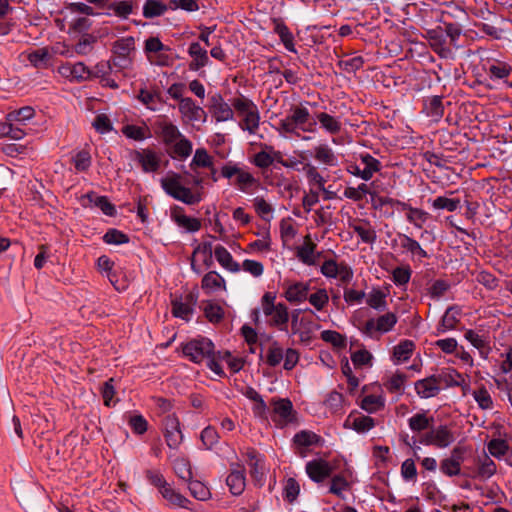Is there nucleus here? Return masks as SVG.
I'll return each mask as SVG.
<instances>
[{"mask_svg":"<svg viewBox=\"0 0 512 512\" xmlns=\"http://www.w3.org/2000/svg\"><path fill=\"white\" fill-rule=\"evenodd\" d=\"M309 110L302 105H295L290 108V114L279 122L278 130L282 133L299 136L298 130L313 132L315 121H310Z\"/></svg>","mask_w":512,"mask_h":512,"instance_id":"nucleus-1","label":"nucleus"},{"mask_svg":"<svg viewBox=\"0 0 512 512\" xmlns=\"http://www.w3.org/2000/svg\"><path fill=\"white\" fill-rule=\"evenodd\" d=\"M231 105L234 107L238 116L242 118L239 126L242 130L255 134L260 124V114L256 104L244 97L240 96L232 100Z\"/></svg>","mask_w":512,"mask_h":512,"instance_id":"nucleus-2","label":"nucleus"},{"mask_svg":"<svg viewBox=\"0 0 512 512\" xmlns=\"http://www.w3.org/2000/svg\"><path fill=\"white\" fill-rule=\"evenodd\" d=\"M182 176L175 172H169L168 175L161 179V187L174 199L181 201L187 205H194L201 201L200 193H192L190 188L181 184Z\"/></svg>","mask_w":512,"mask_h":512,"instance_id":"nucleus-3","label":"nucleus"},{"mask_svg":"<svg viewBox=\"0 0 512 512\" xmlns=\"http://www.w3.org/2000/svg\"><path fill=\"white\" fill-rule=\"evenodd\" d=\"M185 357L195 363L207 360L214 354V344L208 338L193 339L182 346Z\"/></svg>","mask_w":512,"mask_h":512,"instance_id":"nucleus-4","label":"nucleus"},{"mask_svg":"<svg viewBox=\"0 0 512 512\" xmlns=\"http://www.w3.org/2000/svg\"><path fill=\"white\" fill-rule=\"evenodd\" d=\"M271 406L272 420L277 426L284 427L297 422V411L289 398H273Z\"/></svg>","mask_w":512,"mask_h":512,"instance_id":"nucleus-5","label":"nucleus"},{"mask_svg":"<svg viewBox=\"0 0 512 512\" xmlns=\"http://www.w3.org/2000/svg\"><path fill=\"white\" fill-rule=\"evenodd\" d=\"M466 452L467 448L465 446H455L452 449L449 457L441 460L440 471L448 477L463 475L461 465L465 460Z\"/></svg>","mask_w":512,"mask_h":512,"instance_id":"nucleus-6","label":"nucleus"},{"mask_svg":"<svg viewBox=\"0 0 512 512\" xmlns=\"http://www.w3.org/2000/svg\"><path fill=\"white\" fill-rule=\"evenodd\" d=\"M425 39L429 42L430 48L441 58H448L452 51L447 45L443 28L438 26L433 29L426 30Z\"/></svg>","mask_w":512,"mask_h":512,"instance_id":"nucleus-7","label":"nucleus"},{"mask_svg":"<svg viewBox=\"0 0 512 512\" xmlns=\"http://www.w3.org/2000/svg\"><path fill=\"white\" fill-rule=\"evenodd\" d=\"M396 323L397 316L388 312L379 316L376 320L369 319L362 328V332L368 336H372L374 332L387 333L393 329Z\"/></svg>","mask_w":512,"mask_h":512,"instance_id":"nucleus-8","label":"nucleus"},{"mask_svg":"<svg viewBox=\"0 0 512 512\" xmlns=\"http://www.w3.org/2000/svg\"><path fill=\"white\" fill-rule=\"evenodd\" d=\"M374 418L364 415L361 412H351L344 422V427L353 429L357 433H366L375 427Z\"/></svg>","mask_w":512,"mask_h":512,"instance_id":"nucleus-9","label":"nucleus"},{"mask_svg":"<svg viewBox=\"0 0 512 512\" xmlns=\"http://www.w3.org/2000/svg\"><path fill=\"white\" fill-rule=\"evenodd\" d=\"M195 304L196 297L192 293H188L185 296L184 301L182 299L174 298L171 300L172 314L174 317L188 321Z\"/></svg>","mask_w":512,"mask_h":512,"instance_id":"nucleus-10","label":"nucleus"},{"mask_svg":"<svg viewBox=\"0 0 512 512\" xmlns=\"http://www.w3.org/2000/svg\"><path fill=\"white\" fill-rule=\"evenodd\" d=\"M210 110L218 122H224L233 119L234 112L231 106L224 101L220 94H215L210 99Z\"/></svg>","mask_w":512,"mask_h":512,"instance_id":"nucleus-11","label":"nucleus"},{"mask_svg":"<svg viewBox=\"0 0 512 512\" xmlns=\"http://www.w3.org/2000/svg\"><path fill=\"white\" fill-rule=\"evenodd\" d=\"M306 473L314 482L320 483L332 473V467L325 460H312L306 464Z\"/></svg>","mask_w":512,"mask_h":512,"instance_id":"nucleus-12","label":"nucleus"},{"mask_svg":"<svg viewBox=\"0 0 512 512\" xmlns=\"http://www.w3.org/2000/svg\"><path fill=\"white\" fill-rule=\"evenodd\" d=\"M226 483L233 495H240L245 488V468L243 465L234 464Z\"/></svg>","mask_w":512,"mask_h":512,"instance_id":"nucleus-13","label":"nucleus"},{"mask_svg":"<svg viewBox=\"0 0 512 512\" xmlns=\"http://www.w3.org/2000/svg\"><path fill=\"white\" fill-rule=\"evenodd\" d=\"M135 160L139 162L146 173L156 172L160 167V157L152 150L134 151Z\"/></svg>","mask_w":512,"mask_h":512,"instance_id":"nucleus-14","label":"nucleus"},{"mask_svg":"<svg viewBox=\"0 0 512 512\" xmlns=\"http://www.w3.org/2000/svg\"><path fill=\"white\" fill-rule=\"evenodd\" d=\"M496 472L497 466L495 462L489 456L484 455L482 460L479 458L476 473H468L463 471V476L468 478H479L481 480H487L496 474Z\"/></svg>","mask_w":512,"mask_h":512,"instance_id":"nucleus-15","label":"nucleus"},{"mask_svg":"<svg viewBox=\"0 0 512 512\" xmlns=\"http://www.w3.org/2000/svg\"><path fill=\"white\" fill-rule=\"evenodd\" d=\"M171 215L178 226L186 229L189 232H196L201 228L200 220L186 216L182 207L175 206L172 209Z\"/></svg>","mask_w":512,"mask_h":512,"instance_id":"nucleus-16","label":"nucleus"},{"mask_svg":"<svg viewBox=\"0 0 512 512\" xmlns=\"http://www.w3.org/2000/svg\"><path fill=\"white\" fill-rule=\"evenodd\" d=\"M188 54L193 58L189 63V69L191 71H198L208 63L207 51L200 46L198 42H192L188 49Z\"/></svg>","mask_w":512,"mask_h":512,"instance_id":"nucleus-17","label":"nucleus"},{"mask_svg":"<svg viewBox=\"0 0 512 512\" xmlns=\"http://www.w3.org/2000/svg\"><path fill=\"white\" fill-rule=\"evenodd\" d=\"M157 133L162 138L163 143L166 146L172 145L176 142L181 136H183L176 125L168 121H159L157 122Z\"/></svg>","mask_w":512,"mask_h":512,"instance_id":"nucleus-18","label":"nucleus"},{"mask_svg":"<svg viewBox=\"0 0 512 512\" xmlns=\"http://www.w3.org/2000/svg\"><path fill=\"white\" fill-rule=\"evenodd\" d=\"M167 152L173 159H186L192 153V142L181 136Z\"/></svg>","mask_w":512,"mask_h":512,"instance_id":"nucleus-19","label":"nucleus"},{"mask_svg":"<svg viewBox=\"0 0 512 512\" xmlns=\"http://www.w3.org/2000/svg\"><path fill=\"white\" fill-rule=\"evenodd\" d=\"M309 285L301 282L290 285L285 291V298L290 303H300L307 299Z\"/></svg>","mask_w":512,"mask_h":512,"instance_id":"nucleus-20","label":"nucleus"},{"mask_svg":"<svg viewBox=\"0 0 512 512\" xmlns=\"http://www.w3.org/2000/svg\"><path fill=\"white\" fill-rule=\"evenodd\" d=\"M134 50L135 40L132 36L120 38L113 43L112 51L120 59L126 60Z\"/></svg>","mask_w":512,"mask_h":512,"instance_id":"nucleus-21","label":"nucleus"},{"mask_svg":"<svg viewBox=\"0 0 512 512\" xmlns=\"http://www.w3.org/2000/svg\"><path fill=\"white\" fill-rule=\"evenodd\" d=\"M214 255L219 264L227 270L232 272L240 270L239 264L233 260L232 255L225 247L221 245L216 246L214 249Z\"/></svg>","mask_w":512,"mask_h":512,"instance_id":"nucleus-22","label":"nucleus"},{"mask_svg":"<svg viewBox=\"0 0 512 512\" xmlns=\"http://www.w3.org/2000/svg\"><path fill=\"white\" fill-rule=\"evenodd\" d=\"M269 316H271V325L278 327L280 330L287 329L289 313L284 303H278L277 306H275V310H273Z\"/></svg>","mask_w":512,"mask_h":512,"instance_id":"nucleus-23","label":"nucleus"},{"mask_svg":"<svg viewBox=\"0 0 512 512\" xmlns=\"http://www.w3.org/2000/svg\"><path fill=\"white\" fill-rule=\"evenodd\" d=\"M460 315V309L457 306H450L443 315L441 322L438 327L439 332L451 330L456 327L459 322L458 316Z\"/></svg>","mask_w":512,"mask_h":512,"instance_id":"nucleus-24","label":"nucleus"},{"mask_svg":"<svg viewBox=\"0 0 512 512\" xmlns=\"http://www.w3.org/2000/svg\"><path fill=\"white\" fill-rule=\"evenodd\" d=\"M424 111L434 121H439L444 114V106L441 96H433L424 105Z\"/></svg>","mask_w":512,"mask_h":512,"instance_id":"nucleus-25","label":"nucleus"},{"mask_svg":"<svg viewBox=\"0 0 512 512\" xmlns=\"http://www.w3.org/2000/svg\"><path fill=\"white\" fill-rule=\"evenodd\" d=\"M316 118L319 121L321 127L330 134H338L342 129V124L339 119L326 112L317 113Z\"/></svg>","mask_w":512,"mask_h":512,"instance_id":"nucleus-26","label":"nucleus"},{"mask_svg":"<svg viewBox=\"0 0 512 512\" xmlns=\"http://www.w3.org/2000/svg\"><path fill=\"white\" fill-rule=\"evenodd\" d=\"M241 392L249 399L256 402L253 410L255 415L265 417L267 412V405L262 397L251 386L242 387Z\"/></svg>","mask_w":512,"mask_h":512,"instance_id":"nucleus-27","label":"nucleus"},{"mask_svg":"<svg viewBox=\"0 0 512 512\" xmlns=\"http://www.w3.org/2000/svg\"><path fill=\"white\" fill-rule=\"evenodd\" d=\"M435 446L446 448L455 441L453 432L447 425H440L434 429Z\"/></svg>","mask_w":512,"mask_h":512,"instance_id":"nucleus-28","label":"nucleus"},{"mask_svg":"<svg viewBox=\"0 0 512 512\" xmlns=\"http://www.w3.org/2000/svg\"><path fill=\"white\" fill-rule=\"evenodd\" d=\"M322 441L321 436L308 430H302L293 437V443L298 447H309L319 445Z\"/></svg>","mask_w":512,"mask_h":512,"instance_id":"nucleus-29","label":"nucleus"},{"mask_svg":"<svg viewBox=\"0 0 512 512\" xmlns=\"http://www.w3.org/2000/svg\"><path fill=\"white\" fill-rule=\"evenodd\" d=\"M180 112L190 120H198L204 114V110L197 106L191 98L181 99L179 102Z\"/></svg>","mask_w":512,"mask_h":512,"instance_id":"nucleus-30","label":"nucleus"},{"mask_svg":"<svg viewBox=\"0 0 512 512\" xmlns=\"http://www.w3.org/2000/svg\"><path fill=\"white\" fill-rule=\"evenodd\" d=\"M434 422L433 417H428L426 413H417L409 418V428L413 432H422L432 427Z\"/></svg>","mask_w":512,"mask_h":512,"instance_id":"nucleus-31","label":"nucleus"},{"mask_svg":"<svg viewBox=\"0 0 512 512\" xmlns=\"http://www.w3.org/2000/svg\"><path fill=\"white\" fill-rule=\"evenodd\" d=\"M159 492L162 497L172 505L186 507V504L189 502L188 499H186L182 494L176 492L168 483L161 488Z\"/></svg>","mask_w":512,"mask_h":512,"instance_id":"nucleus-32","label":"nucleus"},{"mask_svg":"<svg viewBox=\"0 0 512 512\" xmlns=\"http://www.w3.org/2000/svg\"><path fill=\"white\" fill-rule=\"evenodd\" d=\"M316 249V244L312 242L310 235H307L304 240V245L298 249V258L306 265H315L313 253Z\"/></svg>","mask_w":512,"mask_h":512,"instance_id":"nucleus-33","label":"nucleus"},{"mask_svg":"<svg viewBox=\"0 0 512 512\" xmlns=\"http://www.w3.org/2000/svg\"><path fill=\"white\" fill-rule=\"evenodd\" d=\"M167 6L159 0H146L143 6V16L147 19L163 15Z\"/></svg>","mask_w":512,"mask_h":512,"instance_id":"nucleus-34","label":"nucleus"},{"mask_svg":"<svg viewBox=\"0 0 512 512\" xmlns=\"http://www.w3.org/2000/svg\"><path fill=\"white\" fill-rule=\"evenodd\" d=\"M201 286L204 290L225 289V281L217 272L210 271L204 275Z\"/></svg>","mask_w":512,"mask_h":512,"instance_id":"nucleus-35","label":"nucleus"},{"mask_svg":"<svg viewBox=\"0 0 512 512\" xmlns=\"http://www.w3.org/2000/svg\"><path fill=\"white\" fill-rule=\"evenodd\" d=\"M360 159L362 163L365 165L363 171L367 172L368 176H364V180L368 181L373 177V174L380 171L381 163L378 159L370 155L369 153H364L360 155Z\"/></svg>","mask_w":512,"mask_h":512,"instance_id":"nucleus-36","label":"nucleus"},{"mask_svg":"<svg viewBox=\"0 0 512 512\" xmlns=\"http://www.w3.org/2000/svg\"><path fill=\"white\" fill-rule=\"evenodd\" d=\"M415 348L413 341L411 340H403L398 345L394 347L393 357L397 361H406L408 360Z\"/></svg>","mask_w":512,"mask_h":512,"instance_id":"nucleus-37","label":"nucleus"},{"mask_svg":"<svg viewBox=\"0 0 512 512\" xmlns=\"http://www.w3.org/2000/svg\"><path fill=\"white\" fill-rule=\"evenodd\" d=\"M213 165V159L204 148H198L195 151L194 157L190 163L191 169L197 167L209 168Z\"/></svg>","mask_w":512,"mask_h":512,"instance_id":"nucleus-38","label":"nucleus"},{"mask_svg":"<svg viewBox=\"0 0 512 512\" xmlns=\"http://www.w3.org/2000/svg\"><path fill=\"white\" fill-rule=\"evenodd\" d=\"M460 206V199L439 196L432 201V207L436 210L456 211Z\"/></svg>","mask_w":512,"mask_h":512,"instance_id":"nucleus-39","label":"nucleus"},{"mask_svg":"<svg viewBox=\"0 0 512 512\" xmlns=\"http://www.w3.org/2000/svg\"><path fill=\"white\" fill-rule=\"evenodd\" d=\"M399 238L401 240V247L403 249L411 252L412 254H417L422 258L428 257L427 252L413 238H411L405 234H399Z\"/></svg>","mask_w":512,"mask_h":512,"instance_id":"nucleus-40","label":"nucleus"},{"mask_svg":"<svg viewBox=\"0 0 512 512\" xmlns=\"http://www.w3.org/2000/svg\"><path fill=\"white\" fill-rule=\"evenodd\" d=\"M63 69L69 70V76L77 80H86L92 75L88 67L82 62H78L73 65L67 64L63 66Z\"/></svg>","mask_w":512,"mask_h":512,"instance_id":"nucleus-41","label":"nucleus"},{"mask_svg":"<svg viewBox=\"0 0 512 512\" xmlns=\"http://www.w3.org/2000/svg\"><path fill=\"white\" fill-rule=\"evenodd\" d=\"M360 406L368 413H375L384 407V399L381 396L367 395L362 399Z\"/></svg>","mask_w":512,"mask_h":512,"instance_id":"nucleus-42","label":"nucleus"},{"mask_svg":"<svg viewBox=\"0 0 512 512\" xmlns=\"http://www.w3.org/2000/svg\"><path fill=\"white\" fill-rule=\"evenodd\" d=\"M191 495L201 501L208 500L211 496L209 488L198 480L190 481L188 486Z\"/></svg>","mask_w":512,"mask_h":512,"instance_id":"nucleus-43","label":"nucleus"},{"mask_svg":"<svg viewBox=\"0 0 512 512\" xmlns=\"http://www.w3.org/2000/svg\"><path fill=\"white\" fill-rule=\"evenodd\" d=\"M108 9L112 10L116 16L127 19L133 12L134 3L133 1L113 2L108 5Z\"/></svg>","mask_w":512,"mask_h":512,"instance_id":"nucleus-44","label":"nucleus"},{"mask_svg":"<svg viewBox=\"0 0 512 512\" xmlns=\"http://www.w3.org/2000/svg\"><path fill=\"white\" fill-rule=\"evenodd\" d=\"M275 32L279 35L282 43L288 51L296 52L293 43V35L284 23H277L275 26Z\"/></svg>","mask_w":512,"mask_h":512,"instance_id":"nucleus-45","label":"nucleus"},{"mask_svg":"<svg viewBox=\"0 0 512 512\" xmlns=\"http://www.w3.org/2000/svg\"><path fill=\"white\" fill-rule=\"evenodd\" d=\"M367 304L376 310H384L387 306L386 294L380 289H373L368 295Z\"/></svg>","mask_w":512,"mask_h":512,"instance_id":"nucleus-46","label":"nucleus"},{"mask_svg":"<svg viewBox=\"0 0 512 512\" xmlns=\"http://www.w3.org/2000/svg\"><path fill=\"white\" fill-rule=\"evenodd\" d=\"M321 339L339 349L346 346V337L337 331L324 330L321 332Z\"/></svg>","mask_w":512,"mask_h":512,"instance_id":"nucleus-47","label":"nucleus"},{"mask_svg":"<svg viewBox=\"0 0 512 512\" xmlns=\"http://www.w3.org/2000/svg\"><path fill=\"white\" fill-rule=\"evenodd\" d=\"M147 127H141L137 125H125L122 127V133L130 139L136 140V141H142L145 138H147Z\"/></svg>","mask_w":512,"mask_h":512,"instance_id":"nucleus-48","label":"nucleus"},{"mask_svg":"<svg viewBox=\"0 0 512 512\" xmlns=\"http://www.w3.org/2000/svg\"><path fill=\"white\" fill-rule=\"evenodd\" d=\"M34 114H35V111L32 107L25 106L18 110L9 112L6 116V120L14 121L16 123H22L26 120L31 119L34 116Z\"/></svg>","mask_w":512,"mask_h":512,"instance_id":"nucleus-49","label":"nucleus"},{"mask_svg":"<svg viewBox=\"0 0 512 512\" xmlns=\"http://www.w3.org/2000/svg\"><path fill=\"white\" fill-rule=\"evenodd\" d=\"M200 438L207 449H212L219 441V434L214 427L207 426L201 432Z\"/></svg>","mask_w":512,"mask_h":512,"instance_id":"nucleus-50","label":"nucleus"},{"mask_svg":"<svg viewBox=\"0 0 512 512\" xmlns=\"http://www.w3.org/2000/svg\"><path fill=\"white\" fill-rule=\"evenodd\" d=\"M429 214L419 208L410 207L406 215L407 220L416 227L421 228L422 224L427 221Z\"/></svg>","mask_w":512,"mask_h":512,"instance_id":"nucleus-51","label":"nucleus"},{"mask_svg":"<svg viewBox=\"0 0 512 512\" xmlns=\"http://www.w3.org/2000/svg\"><path fill=\"white\" fill-rule=\"evenodd\" d=\"M174 470L179 478L185 481L191 480L192 472L189 462L184 458H177L174 461Z\"/></svg>","mask_w":512,"mask_h":512,"instance_id":"nucleus-52","label":"nucleus"},{"mask_svg":"<svg viewBox=\"0 0 512 512\" xmlns=\"http://www.w3.org/2000/svg\"><path fill=\"white\" fill-rule=\"evenodd\" d=\"M315 159L327 165H333L335 155L327 145H319L315 148Z\"/></svg>","mask_w":512,"mask_h":512,"instance_id":"nucleus-53","label":"nucleus"},{"mask_svg":"<svg viewBox=\"0 0 512 512\" xmlns=\"http://www.w3.org/2000/svg\"><path fill=\"white\" fill-rule=\"evenodd\" d=\"M368 226V222L365 225H354L353 230L363 242L372 244L376 240V232Z\"/></svg>","mask_w":512,"mask_h":512,"instance_id":"nucleus-54","label":"nucleus"},{"mask_svg":"<svg viewBox=\"0 0 512 512\" xmlns=\"http://www.w3.org/2000/svg\"><path fill=\"white\" fill-rule=\"evenodd\" d=\"M364 64V59L361 56H355L347 60H340L338 67L348 73H355L361 69Z\"/></svg>","mask_w":512,"mask_h":512,"instance_id":"nucleus-55","label":"nucleus"},{"mask_svg":"<svg viewBox=\"0 0 512 512\" xmlns=\"http://www.w3.org/2000/svg\"><path fill=\"white\" fill-rule=\"evenodd\" d=\"M343 402H344V396L337 391H332L331 393L328 394L327 398L325 399L324 405L332 413H335V412H338L342 408Z\"/></svg>","mask_w":512,"mask_h":512,"instance_id":"nucleus-56","label":"nucleus"},{"mask_svg":"<svg viewBox=\"0 0 512 512\" xmlns=\"http://www.w3.org/2000/svg\"><path fill=\"white\" fill-rule=\"evenodd\" d=\"M205 317L211 323H219L224 317V311L221 306L208 303L204 308Z\"/></svg>","mask_w":512,"mask_h":512,"instance_id":"nucleus-57","label":"nucleus"},{"mask_svg":"<svg viewBox=\"0 0 512 512\" xmlns=\"http://www.w3.org/2000/svg\"><path fill=\"white\" fill-rule=\"evenodd\" d=\"M128 424L135 434L142 435L148 429V422L142 415H129Z\"/></svg>","mask_w":512,"mask_h":512,"instance_id":"nucleus-58","label":"nucleus"},{"mask_svg":"<svg viewBox=\"0 0 512 512\" xmlns=\"http://www.w3.org/2000/svg\"><path fill=\"white\" fill-rule=\"evenodd\" d=\"M97 41L96 37L92 34H84L78 43L75 45L77 54L86 55L92 50V45Z\"/></svg>","mask_w":512,"mask_h":512,"instance_id":"nucleus-59","label":"nucleus"},{"mask_svg":"<svg viewBox=\"0 0 512 512\" xmlns=\"http://www.w3.org/2000/svg\"><path fill=\"white\" fill-rule=\"evenodd\" d=\"M307 299L311 305L320 311L327 305L329 296L325 289H318L317 292L311 294L309 297L307 296Z\"/></svg>","mask_w":512,"mask_h":512,"instance_id":"nucleus-60","label":"nucleus"},{"mask_svg":"<svg viewBox=\"0 0 512 512\" xmlns=\"http://www.w3.org/2000/svg\"><path fill=\"white\" fill-rule=\"evenodd\" d=\"M349 488V483L346 478L342 475H335L331 479V485L329 492L338 496L343 497L342 492Z\"/></svg>","mask_w":512,"mask_h":512,"instance_id":"nucleus-61","label":"nucleus"},{"mask_svg":"<svg viewBox=\"0 0 512 512\" xmlns=\"http://www.w3.org/2000/svg\"><path fill=\"white\" fill-rule=\"evenodd\" d=\"M303 171L306 173L308 180L318 185L320 190H324L325 179L318 172L317 168L310 163H307L303 167Z\"/></svg>","mask_w":512,"mask_h":512,"instance_id":"nucleus-62","label":"nucleus"},{"mask_svg":"<svg viewBox=\"0 0 512 512\" xmlns=\"http://www.w3.org/2000/svg\"><path fill=\"white\" fill-rule=\"evenodd\" d=\"M300 492V486L294 478H288L284 486V498L289 502L293 503Z\"/></svg>","mask_w":512,"mask_h":512,"instance_id":"nucleus-63","label":"nucleus"},{"mask_svg":"<svg viewBox=\"0 0 512 512\" xmlns=\"http://www.w3.org/2000/svg\"><path fill=\"white\" fill-rule=\"evenodd\" d=\"M511 72V66L504 62H497L489 67L490 76L496 79H505Z\"/></svg>","mask_w":512,"mask_h":512,"instance_id":"nucleus-64","label":"nucleus"}]
</instances>
